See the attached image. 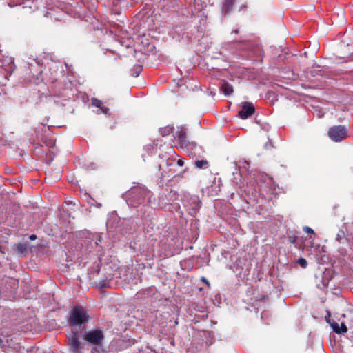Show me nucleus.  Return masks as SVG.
I'll return each mask as SVG.
<instances>
[{
    "label": "nucleus",
    "mask_w": 353,
    "mask_h": 353,
    "mask_svg": "<svg viewBox=\"0 0 353 353\" xmlns=\"http://www.w3.org/2000/svg\"><path fill=\"white\" fill-rule=\"evenodd\" d=\"M125 196L129 204L135 208L150 203L152 193L145 186H135L127 192Z\"/></svg>",
    "instance_id": "f257e3e1"
},
{
    "label": "nucleus",
    "mask_w": 353,
    "mask_h": 353,
    "mask_svg": "<svg viewBox=\"0 0 353 353\" xmlns=\"http://www.w3.org/2000/svg\"><path fill=\"white\" fill-rule=\"evenodd\" d=\"M68 316V323L70 327H80L82 325H85L90 319L87 310L81 305H77L72 307L69 312Z\"/></svg>",
    "instance_id": "f03ea898"
},
{
    "label": "nucleus",
    "mask_w": 353,
    "mask_h": 353,
    "mask_svg": "<svg viewBox=\"0 0 353 353\" xmlns=\"http://www.w3.org/2000/svg\"><path fill=\"white\" fill-rule=\"evenodd\" d=\"M105 335L101 330L96 329L84 334L85 340L90 345H92L91 352L92 353H101L103 351V341Z\"/></svg>",
    "instance_id": "7ed1b4c3"
},
{
    "label": "nucleus",
    "mask_w": 353,
    "mask_h": 353,
    "mask_svg": "<svg viewBox=\"0 0 353 353\" xmlns=\"http://www.w3.org/2000/svg\"><path fill=\"white\" fill-rule=\"evenodd\" d=\"M183 205L192 216H196L201 208V201L196 195L187 194L183 199Z\"/></svg>",
    "instance_id": "20e7f679"
},
{
    "label": "nucleus",
    "mask_w": 353,
    "mask_h": 353,
    "mask_svg": "<svg viewBox=\"0 0 353 353\" xmlns=\"http://www.w3.org/2000/svg\"><path fill=\"white\" fill-rule=\"evenodd\" d=\"M327 135L334 142H340L347 137V129L345 125H334L331 127Z\"/></svg>",
    "instance_id": "39448f33"
},
{
    "label": "nucleus",
    "mask_w": 353,
    "mask_h": 353,
    "mask_svg": "<svg viewBox=\"0 0 353 353\" xmlns=\"http://www.w3.org/2000/svg\"><path fill=\"white\" fill-rule=\"evenodd\" d=\"M79 333L76 329L71 330L68 336V346L73 353H81L82 345L79 341Z\"/></svg>",
    "instance_id": "423d86ee"
},
{
    "label": "nucleus",
    "mask_w": 353,
    "mask_h": 353,
    "mask_svg": "<svg viewBox=\"0 0 353 353\" xmlns=\"http://www.w3.org/2000/svg\"><path fill=\"white\" fill-rule=\"evenodd\" d=\"M83 234L85 238V243L88 245V248L97 247L102 240L101 235L97 232L92 233L85 230L83 232Z\"/></svg>",
    "instance_id": "0eeeda50"
},
{
    "label": "nucleus",
    "mask_w": 353,
    "mask_h": 353,
    "mask_svg": "<svg viewBox=\"0 0 353 353\" xmlns=\"http://www.w3.org/2000/svg\"><path fill=\"white\" fill-rule=\"evenodd\" d=\"M241 110L239 112V117L242 119H246L255 112V108L252 103L243 102L241 103Z\"/></svg>",
    "instance_id": "6e6552de"
},
{
    "label": "nucleus",
    "mask_w": 353,
    "mask_h": 353,
    "mask_svg": "<svg viewBox=\"0 0 353 353\" xmlns=\"http://www.w3.org/2000/svg\"><path fill=\"white\" fill-rule=\"evenodd\" d=\"M174 137L179 140L181 145H187L186 132L183 126L178 128L177 131L175 132Z\"/></svg>",
    "instance_id": "1a4fd4ad"
},
{
    "label": "nucleus",
    "mask_w": 353,
    "mask_h": 353,
    "mask_svg": "<svg viewBox=\"0 0 353 353\" xmlns=\"http://www.w3.org/2000/svg\"><path fill=\"white\" fill-rule=\"evenodd\" d=\"M236 0H224L221 5V12L224 14H229L234 6Z\"/></svg>",
    "instance_id": "9d476101"
},
{
    "label": "nucleus",
    "mask_w": 353,
    "mask_h": 353,
    "mask_svg": "<svg viewBox=\"0 0 353 353\" xmlns=\"http://www.w3.org/2000/svg\"><path fill=\"white\" fill-rule=\"evenodd\" d=\"M220 90L225 96H230L232 94L234 90L232 85H230L226 81H223L220 85Z\"/></svg>",
    "instance_id": "9b49d317"
},
{
    "label": "nucleus",
    "mask_w": 353,
    "mask_h": 353,
    "mask_svg": "<svg viewBox=\"0 0 353 353\" xmlns=\"http://www.w3.org/2000/svg\"><path fill=\"white\" fill-rule=\"evenodd\" d=\"M14 252L20 256H25L28 252L27 244L22 243L15 244Z\"/></svg>",
    "instance_id": "f8f14e48"
},
{
    "label": "nucleus",
    "mask_w": 353,
    "mask_h": 353,
    "mask_svg": "<svg viewBox=\"0 0 353 353\" xmlns=\"http://www.w3.org/2000/svg\"><path fill=\"white\" fill-rule=\"evenodd\" d=\"M92 104L94 106L100 108L101 110V112L104 114H107L109 112V108L104 106L102 101L99 99L95 98L92 99Z\"/></svg>",
    "instance_id": "ddd939ff"
},
{
    "label": "nucleus",
    "mask_w": 353,
    "mask_h": 353,
    "mask_svg": "<svg viewBox=\"0 0 353 353\" xmlns=\"http://www.w3.org/2000/svg\"><path fill=\"white\" fill-rule=\"evenodd\" d=\"M174 130L173 125H168L163 128L159 129V132L163 137H166L170 134Z\"/></svg>",
    "instance_id": "4468645a"
},
{
    "label": "nucleus",
    "mask_w": 353,
    "mask_h": 353,
    "mask_svg": "<svg viewBox=\"0 0 353 353\" xmlns=\"http://www.w3.org/2000/svg\"><path fill=\"white\" fill-rule=\"evenodd\" d=\"M326 321L330 324L334 332L338 334H341V330L339 328L340 325L337 322L331 321L327 317H326Z\"/></svg>",
    "instance_id": "2eb2a0df"
},
{
    "label": "nucleus",
    "mask_w": 353,
    "mask_h": 353,
    "mask_svg": "<svg viewBox=\"0 0 353 353\" xmlns=\"http://www.w3.org/2000/svg\"><path fill=\"white\" fill-rule=\"evenodd\" d=\"M195 165L199 169L207 168L209 165V163L207 160H197L195 161Z\"/></svg>",
    "instance_id": "dca6fc26"
},
{
    "label": "nucleus",
    "mask_w": 353,
    "mask_h": 353,
    "mask_svg": "<svg viewBox=\"0 0 353 353\" xmlns=\"http://www.w3.org/2000/svg\"><path fill=\"white\" fill-rule=\"evenodd\" d=\"M157 145H154V144H150V145H147L145 147V150L149 153V154H153V153H155L156 151H157Z\"/></svg>",
    "instance_id": "f3484780"
},
{
    "label": "nucleus",
    "mask_w": 353,
    "mask_h": 353,
    "mask_svg": "<svg viewBox=\"0 0 353 353\" xmlns=\"http://www.w3.org/2000/svg\"><path fill=\"white\" fill-rule=\"evenodd\" d=\"M297 263L303 268H305L307 265L306 259L303 257L299 258L297 261Z\"/></svg>",
    "instance_id": "a211bd4d"
},
{
    "label": "nucleus",
    "mask_w": 353,
    "mask_h": 353,
    "mask_svg": "<svg viewBox=\"0 0 353 353\" xmlns=\"http://www.w3.org/2000/svg\"><path fill=\"white\" fill-rule=\"evenodd\" d=\"M244 42L243 41H232V43H228L227 44H225V48L227 49H230V48L231 47V45H236V46H240V45H242Z\"/></svg>",
    "instance_id": "6ab92c4d"
},
{
    "label": "nucleus",
    "mask_w": 353,
    "mask_h": 353,
    "mask_svg": "<svg viewBox=\"0 0 353 353\" xmlns=\"http://www.w3.org/2000/svg\"><path fill=\"white\" fill-rule=\"evenodd\" d=\"M341 330V334L346 333L347 332V327L344 323H342L339 326Z\"/></svg>",
    "instance_id": "aec40b11"
},
{
    "label": "nucleus",
    "mask_w": 353,
    "mask_h": 353,
    "mask_svg": "<svg viewBox=\"0 0 353 353\" xmlns=\"http://www.w3.org/2000/svg\"><path fill=\"white\" fill-rule=\"evenodd\" d=\"M32 59V61H34L39 67V70L38 71H37V74H40L41 73V70L40 69V65H39V62L37 61V58L36 57H32V58H30Z\"/></svg>",
    "instance_id": "412c9836"
},
{
    "label": "nucleus",
    "mask_w": 353,
    "mask_h": 353,
    "mask_svg": "<svg viewBox=\"0 0 353 353\" xmlns=\"http://www.w3.org/2000/svg\"><path fill=\"white\" fill-rule=\"evenodd\" d=\"M134 70H135L136 76H138L139 73L142 71V66L140 65H134Z\"/></svg>",
    "instance_id": "4be33fe9"
},
{
    "label": "nucleus",
    "mask_w": 353,
    "mask_h": 353,
    "mask_svg": "<svg viewBox=\"0 0 353 353\" xmlns=\"http://www.w3.org/2000/svg\"><path fill=\"white\" fill-rule=\"evenodd\" d=\"M297 241V237L294 235H292V236H288V241L292 243V244H294Z\"/></svg>",
    "instance_id": "5701e85b"
},
{
    "label": "nucleus",
    "mask_w": 353,
    "mask_h": 353,
    "mask_svg": "<svg viewBox=\"0 0 353 353\" xmlns=\"http://www.w3.org/2000/svg\"><path fill=\"white\" fill-rule=\"evenodd\" d=\"M303 231L307 234H314V231L313 229H312L311 228L308 227V226H305L303 227Z\"/></svg>",
    "instance_id": "b1692460"
},
{
    "label": "nucleus",
    "mask_w": 353,
    "mask_h": 353,
    "mask_svg": "<svg viewBox=\"0 0 353 353\" xmlns=\"http://www.w3.org/2000/svg\"><path fill=\"white\" fill-rule=\"evenodd\" d=\"M270 147H272V143L270 140H269L268 142L266 143L265 145V148L266 149H268Z\"/></svg>",
    "instance_id": "393cba45"
},
{
    "label": "nucleus",
    "mask_w": 353,
    "mask_h": 353,
    "mask_svg": "<svg viewBox=\"0 0 353 353\" xmlns=\"http://www.w3.org/2000/svg\"><path fill=\"white\" fill-rule=\"evenodd\" d=\"M201 280L203 282H204L205 283H206L208 286H210V283L205 277H204V276L201 277Z\"/></svg>",
    "instance_id": "a878e982"
},
{
    "label": "nucleus",
    "mask_w": 353,
    "mask_h": 353,
    "mask_svg": "<svg viewBox=\"0 0 353 353\" xmlns=\"http://www.w3.org/2000/svg\"><path fill=\"white\" fill-rule=\"evenodd\" d=\"M12 62V58L7 57L5 60L6 63H10Z\"/></svg>",
    "instance_id": "bb28decb"
},
{
    "label": "nucleus",
    "mask_w": 353,
    "mask_h": 353,
    "mask_svg": "<svg viewBox=\"0 0 353 353\" xmlns=\"http://www.w3.org/2000/svg\"><path fill=\"white\" fill-rule=\"evenodd\" d=\"M177 164L179 165V166H183L184 165V161L182 160V159H179L177 161Z\"/></svg>",
    "instance_id": "cd10ccee"
},
{
    "label": "nucleus",
    "mask_w": 353,
    "mask_h": 353,
    "mask_svg": "<svg viewBox=\"0 0 353 353\" xmlns=\"http://www.w3.org/2000/svg\"><path fill=\"white\" fill-rule=\"evenodd\" d=\"M344 237L343 236H341V234H338L336 237V240L337 241H341V239H343Z\"/></svg>",
    "instance_id": "c85d7f7f"
},
{
    "label": "nucleus",
    "mask_w": 353,
    "mask_h": 353,
    "mask_svg": "<svg viewBox=\"0 0 353 353\" xmlns=\"http://www.w3.org/2000/svg\"><path fill=\"white\" fill-rule=\"evenodd\" d=\"M29 239L31 241H34L37 239V236L35 234H31L30 236H29Z\"/></svg>",
    "instance_id": "c756f323"
},
{
    "label": "nucleus",
    "mask_w": 353,
    "mask_h": 353,
    "mask_svg": "<svg viewBox=\"0 0 353 353\" xmlns=\"http://www.w3.org/2000/svg\"><path fill=\"white\" fill-rule=\"evenodd\" d=\"M263 128H264L265 130L268 131V130H269V129H270V125H269L268 124H265V125H264Z\"/></svg>",
    "instance_id": "7c9ffc66"
},
{
    "label": "nucleus",
    "mask_w": 353,
    "mask_h": 353,
    "mask_svg": "<svg viewBox=\"0 0 353 353\" xmlns=\"http://www.w3.org/2000/svg\"><path fill=\"white\" fill-rule=\"evenodd\" d=\"M232 33L238 34L239 33V29H236V30H232Z\"/></svg>",
    "instance_id": "2f4dec72"
},
{
    "label": "nucleus",
    "mask_w": 353,
    "mask_h": 353,
    "mask_svg": "<svg viewBox=\"0 0 353 353\" xmlns=\"http://www.w3.org/2000/svg\"><path fill=\"white\" fill-rule=\"evenodd\" d=\"M189 145H190V146H194V147L196 146L195 143H190Z\"/></svg>",
    "instance_id": "473e14b6"
},
{
    "label": "nucleus",
    "mask_w": 353,
    "mask_h": 353,
    "mask_svg": "<svg viewBox=\"0 0 353 353\" xmlns=\"http://www.w3.org/2000/svg\"><path fill=\"white\" fill-rule=\"evenodd\" d=\"M245 8V5H242L241 7H240V9L239 10H241V9Z\"/></svg>",
    "instance_id": "72a5a7b5"
},
{
    "label": "nucleus",
    "mask_w": 353,
    "mask_h": 353,
    "mask_svg": "<svg viewBox=\"0 0 353 353\" xmlns=\"http://www.w3.org/2000/svg\"><path fill=\"white\" fill-rule=\"evenodd\" d=\"M28 64H29L30 66H32L33 65L32 63H28Z\"/></svg>",
    "instance_id": "f704fd0d"
},
{
    "label": "nucleus",
    "mask_w": 353,
    "mask_h": 353,
    "mask_svg": "<svg viewBox=\"0 0 353 353\" xmlns=\"http://www.w3.org/2000/svg\"><path fill=\"white\" fill-rule=\"evenodd\" d=\"M3 343V341L2 339L0 338V344H1Z\"/></svg>",
    "instance_id": "c9c22d12"
}]
</instances>
